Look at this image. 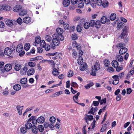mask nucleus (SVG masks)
Returning a JSON list of instances; mask_svg holds the SVG:
<instances>
[{"label": "nucleus", "instance_id": "f257e3e1", "mask_svg": "<svg viewBox=\"0 0 134 134\" xmlns=\"http://www.w3.org/2000/svg\"><path fill=\"white\" fill-rule=\"evenodd\" d=\"M91 74L94 76L96 75V72L100 69V64L98 62H96L94 66H92Z\"/></svg>", "mask_w": 134, "mask_h": 134}, {"label": "nucleus", "instance_id": "f03ea898", "mask_svg": "<svg viewBox=\"0 0 134 134\" xmlns=\"http://www.w3.org/2000/svg\"><path fill=\"white\" fill-rule=\"evenodd\" d=\"M56 31L57 33L54 34L53 35L54 36H58L60 37V39L61 40H63L64 37L62 35L63 32V29L60 28H57L56 29Z\"/></svg>", "mask_w": 134, "mask_h": 134}, {"label": "nucleus", "instance_id": "7ed1b4c3", "mask_svg": "<svg viewBox=\"0 0 134 134\" xmlns=\"http://www.w3.org/2000/svg\"><path fill=\"white\" fill-rule=\"evenodd\" d=\"M53 36L54 38L52 40V42L53 44L56 46H58L60 44V41H62L63 40H61L60 39V37L58 36Z\"/></svg>", "mask_w": 134, "mask_h": 134}, {"label": "nucleus", "instance_id": "20e7f679", "mask_svg": "<svg viewBox=\"0 0 134 134\" xmlns=\"http://www.w3.org/2000/svg\"><path fill=\"white\" fill-rule=\"evenodd\" d=\"M80 94V93L79 92H78L77 94L75 96H74L73 97V99L74 101L77 103L81 105L82 107H84L85 106V104L84 103H79L77 102L76 100L78 99V96Z\"/></svg>", "mask_w": 134, "mask_h": 134}, {"label": "nucleus", "instance_id": "39448f33", "mask_svg": "<svg viewBox=\"0 0 134 134\" xmlns=\"http://www.w3.org/2000/svg\"><path fill=\"white\" fill-rule=\"evenodd\" d=\"M14 50L15 49L12 50L10 48L7 47L4 50V53L7 55H9L11 54L12 52H13Z\"/></svg>", "mask_w": 134, "mask_h": 134}, {"label": "nucleus", "instance_id": "423d86ee", "mask_svg": "<svg viewBox=\"0 0 134 134\" xmlns=\"http://www.w3.org/2000/svg\"><path fill=\"white\" fill-rule=\"evenodd\" d=\"M87 64L85 62H83L81 65L80 70L82 71L86 70H87Z\"/></svg>", "mask_w": 134, "mask_h": 134}, {"label": "nucleus", "instance_id": "0eeeda50", "mask_svg": "<svg viewBox=\"0 0 134 134\" xmlns=\"http://www.w3.org/2000/svg\"><path fill=\"white\" fill-rule=\"evenodd\" d=\"M23 46L22 44L18 45L16 48V51L18 52L19 53L22 51L23 49Z\"/></svg>", "mask_w": 134, "mask_h": 134}, {"label": "nucleus", "instance_id": "6e6552de", "mask_svg": "<svg viewBox=\"0 0 134 134\" xmlns=\"http://www.w3.org/2000/svg\"><path fill=\"white\" fill-rule=\"evenodd\" d=\"M12 69V66L10 64H6L4 67V69L7 71H8Z\"/></svg>", "mask_w": 134, "mask_h": 134}, {"label": "nucleus", "instance_id": "1a4fd4ad", "mask_svg": "<svg viewBox=\"0 0 134 134\" xmlns=\"http://www.w3.org/2000/svg\"><path fill=\"white\" fill-rule=\"evenodd\" d=\"M72 46L73 47H75L78 50L81 48V47L78 43H77L76 41H74L72 42Z\"/></svg>", "mask_w": 134, "mask_h": 134}, {"label": "nucleus", "instance_id": "9d476101", "mask_svg": "<svg viewBox=\"0 0 134 134\" xmlns=\"http://www.w3.org/2000/svg\"><path fill=\"white\" fill-rule=\"evenodd\" d=\"M22 8L21 6L20 5H16L13 8V11L15 12H18L20 11Z\"/></svg>", "mask_w": 134, "mask_h": 134}, {"label": "nucleus", "instance_id": "9b49d317", "mask_svg": "<svg viewBox=\"0 0 134 134\" xmlns=\"http://www.w3.org/2000/svg\"><path fill=\"white\" fill-rule=\"evenodd\" d=\"M37 119L38 122L40 124H42L45 121L44 118L42 116H40Z\"/></svg>", "mask_w": 134, "mask_h": 134}, {"label": "nucleus", "instance_id": "f8f14e48", "mask_svg": "<svg viewBox=\"0 0 134 134\" xmlns=\"http://www.w3.org/2000/svg\"><path fill=\"white\" fill-rule=\"evenodd\" d=\"M127 51V48L124 47L121 48L120 50L119 53L120 55H122L126 53Z\"/></svg>", "mask_w": 134, "mask_h": 134}, {"label": "nucleus", "instance_id": "ddd939ff", "mask_svg": "<svg viewBox=\"0 0 134 134\" xmlns=\"http://www.w3.org/2000/svg\"><path fill=\"white\" fill-rule=\"evenodd\" d=\"M70 3L69 0H63V4L64 7H67L69 5Z\"/></svg>", "mask_w": 134, "mask_h": 134}, {"label": "nucleus", "instance_id": "4468645a", "mask_svg": "<svg viewBox=\"0 0 134 134\" xmlns=\"http://www.w3.org/2000/svg\"><path fill=\"white\" fill-rule=\"evenodd\" d=\"M35 71V70L34 69L31 68L28 71L27 74L28 75H32L34 74Z\"/></svg>", "mask_w": 134, "mask_h": 134}, {"label": "nucleus", "instance_id": "2eb2a0df", "mask_svg": "<svg viewBox=\"0 0 134 134\" xmlns=\"http://www.w3.org/2000/svg\"><path fill=\"white\" fill-rule=\"evenodd\" d=\"M125 24L124 23L120 22L117 25V29L118 30H120V29L122 28Z\"/></svg>", "mask_w": 134, "mask_h": 134}, {"label": "nucleus", "instance_id": "dca6fc26", "mask_svg": "<svg viewBox=\"0 0 134 134\" xmlns=\"http://www.w3.org/2000/svg\"><path fill=\"white\" fill-rule=\"evenodd\" d=\"M31 18L30 17H25L23 19V22L26 23H28L30 22Z\"/></svg>", "mask_w": 134, "mask_h": 134}, {"label": "nucleus", "instance_id": "f3484780", "mask_svg": "<svg viewBox=\"0 0 134 134\" xmlns=\"http://www.w3.org/2000/svg\"><path fill=\"white\" fill-rule=\"evenodd\" d=\"M109 21V19L107 20L106 17L104 16L102 17L100 20L101 23L103 24H105L107 21L108 22Z\"/></svg>", "mask_w": 134, "mask_h": 134}, {"label": "nucleus", "instance_id": "a211bd4d", "mask_svg": "<svg viewBox=\"0 0 134 134\" xmlns=\"http://www.w3.org/2000/svg\"><path fill=\"white\" fill-rule=\"evenodd\" d=\"M82 28L83 27L82 24H80L77 26L76 30L78 32H80L82 31Z\"/></svg>", "mask_w": 134, "mask_h": 134}, {"label": "nucleus", "instance_id": "6ab92c4d", "mask_svg": "<svg viewBox=\"0 0 134 134\" xmlns=\"http://www.w3.org/2000/svg\"><path fill=\"white\" fill-rule=\"evenodd\" d=\"M13 89L15 90L19 91L21 88V86L18 84H15L13 87Z\"/></svg>", "mask_w": 134, "mask_h": 134}, {"label": "nucleus", "instance_id": "aec40b11", "mask_svg": "<svg viewBox=\"0 0 134 134\" xmlns=\"http://www.w3.org/2000/svg\"><path fill=\"white\" fill-rule=\"evenodd\" d=\"M5 23L7 25L9 26H12L13 24L12 21L9 19L6 21Z\"/></svg>", "mask_w": 134, "mask_h": 134}, {"label": "nucleus", "instance_id": "412c9836", "mask_svg": "<svg viewBox=\"0 0 134 134\" xmlns=\"http://www.w3.org/2000/svg\"><path fill=\"white\" fill-rule=\"evenodd\" d=\"M112 66L114 68H116L118 66L119 64L117 61L114 60L112 62Z\"/></svg>", "mask_w": 134, "mask_h": 134}, {"label": "nucleus", "instance_id": "4be33fe9", "mask_svg": "<svg viewBox=\"0 0 134 134\" xmlns=\"http://www.w3.org/2000/svg\"><path fill=\"white\" fill-rule=\"evenodd\" d=\"M16 108L18 112L19 115H21L22 114V111L23 110V108H21V106L19 105H17L16 107Z\"/></svg>", "mask_w": 134, "mask_h": 134}, {"label": "nucleus", "instance_id": "5701e85b", "mask_svg": "<svg viewBox=\"0 0 134 134\" xmlns=\"http://www.w3.org/2000/svg\"><path fill=\"white\" fill-rule=\"evenodd\" d=\"M127 31L125 30H123V32L121 33V39L124 38V37H126V35Z\"/></svg>", "mask_w": 134, "mask_h": 134}, {"label": "nucleus", "instance_id": "b1692460", "mask_svg": "<svg viewBox=\"0 0 134 134\" xmlns=\"http://www.w3.org/2000/svg\"><path fill=\"white\" fill-rule=\"evenodd\" d=\"M116 59H118V61L119 62H122L123 58L122 56L120 55H117L116 56Z\"/></svg>", "mask_w": 134, "mask_h": 134}, {"label": "nucleus", "instance_id": "393cba45", "mask_svg": "<svg viewBox=\"0 0 134 134\" xmlns=\"http://www.w3.org/2000/svg\"><path fill=\"white\" fill-rule=\"evenodd\" d=\"M52 73L54 76H56L59 75V72L56 69L54 68L53 70Z\"/></svg>", "mask_w": 134, "mask_h": 134}, {"label": "nucleus", "instance_id": "a878e982", "mask_svg": "<svg viewBox=\"0 0 134 134\" xmlns=\"http://www.w3.org/2000/svg\"><path fill=\"white\" fill-rule=\"evenodd\" d=\"M83 59L81 56H80L78 58L77 61V62L79 65L83 63Z\"/></svg>", "mask_w": 134, "mask_h": 134}, {"label": "nucleus", "instance_id": "bb28decb", "mask_svg": "<svg viewBox=\"0 0 134 134\" xmlns=\"http://www.w3.org/2000/svg\"><path fill=\"white\" fill-rule=\"evenodd\" d=\"M25 127L26 129H30L32 127L31 124L29 122H27L25 124Z\"/></svg>", "mask_w": 134, "mask_h": 134}, {"label": "nucleus", "instance_id": "cd10ccee", "mask_svg": "<svg viewBox=\"0 0 134 134\" xmlns=\"http://www.w3.org/2000/svg\"><path fill=\"white\" fill-rule=\"evenodd\" d=\"M21 65L19 64H17L15 65L14 67V69L16 71H18L20 69Z\"/></svg>", "mask_w": 134, "mask_h": 134}, {"label": "nucleus", "instance_id": "c85d7f7f", "mask_svg": "<svg viewBox=\"0 0 134 134\" xmlns=\"http://www.w3.org/2000/svg\"><path fill=\"white\" fill-rule=\"evenodd\" d=\"M45 39L46 41L49 42L51 41L52 38L49 35H47L45 36Z\"/></svg>", "mask_w": 134, "mask_h": 134}, {"label": "nucleus", "instance_id": "c756f323", "mask_svg": "<svg viewBox=\"0 0 134 134\" xmlns=\"http://www.w3.org/2000/svg\"><path fill=\"white\" fill-rule=\"evenodd\" d=\"M27 82V79L26 78H23L20 81V83L22 84H26Z\"/></svg>", "mask_w": 134, "mask_h": 134}, {"label": "nucleus", "instance_id": "7c9ffc66", "mask_svg": "<svg viewBox=\"0 0 134 134\" xmlns=\"http://www.w3.org/2000/svg\"><path fill=\"white\" fill-rule=\"evenodd\" d=\"M94 2L97 5L100 6L102 5V0H96Z\"/></svg>", "mask_w": 134, "mask_h": 134}, {"label": "nucleus", "instance_id": "2f4dec72", "mask_svg": "<svg viewBox=\"0 0 134 134\" xmlns=\"http://www.w3.org/2000/svg\"><path fill=\"white\" fill-rule=\"evenodd\" d=\"M30 47V45L29 43H26L24 46V48L25 50L27 51L29 50Z\"/></svg>", "mask_w": 134, "mask_h": 134}, {"label": "nucleus", "instance_id": "473e14b6", "mask_svg": "<svg viewBox=\"0 0 134 134\" xmlns=\"http://www.w3.org/2000/svg\"><path fill=\"white\" fill-rule=\"evenodd\" d=\"M105 1L104 2L103 1V3L102 2V5L103 7L106 8L108 5V1L107 0H104Z\"/></svg>", "mask_w": 134, "mask_h": 134}, {"label": "nucleus", "instance_id": "72a5a7b5", "mask_svg": "<svg viewBox=\"0 0 134 134\" xmlns=\"http://www.w3.org/2000/svg\"><path fill=\"white\" fill-rule=\"evenodd\" d=\"M90 24L88 22H86L83 24V27L84 28L86 29H88L90 27Z\"/></svg>", "mask_w": 134, "mask_h": 134}, {"label": "nucleus", "instance_id": "f704fd0d", "mask_svg": "<svg viewBox=\"0 0 134 134\" xmlns=\"http://www.w3.org/2000/svg\"><path fill=\"white\" fill-rule=\"evenodd\" d=\"M94 84L93 82H91L85 86V87L86 89H88L92 86Z\"/></svg>", "mask_w": 134, "mask_h": 134}, {"label": "nucleus", "instance_id": "c9c22d12", "mask_svg": "<svg viewBox=\"0 0 134 134\" xmlns=\"http://www.w3.org/2000/svg\"><path fill=\"white\" fill-rule=\"evenodd\" d=\"M116 14L114 13H113L111 14L110 17V19L111 20L113 21L116 18Z\"/></svg>", "mask_w": 134, "mask_h": 134}, {"label": "nucleus", "instance_id": "e433bc0d", "mask_svg": "<svg viewBox=\"0 0 134 134\" xmlns=\"http://www.w3.org/2000/svg\"><path fill=\"white\" fill-rule=\"evenodd\" d=\"M93 119V116L92 115H87V117L85 118L86 120H87L88 119L89 120H92Z\"/></svg>", "mask_w": 134, "mask_h": 134}, {"label": "nucleus", "instance_id": "4c0bfd02", "mask_svg": "<svg viewBox=\"0 0 134 134\" xmlns=\"http://www.w3.org/2000/svg\"><path fill=\"white\" fill-rule=\"evenodd\" d=\"M101 23L99 20L97 21L95 23V26L97 28H99L100 26Z\"/></svg>", "mask_w": 134, "mask_h": 134}, {"label": "nucleus", "instance_id": "58836bf2", "mask_svg": "<svg viewBox=\"0 0 134 134\" xmlns=\"http://www.w3.org/2000/svg\"><path fill=\"white\" fill-rule=\"evenodd\" d=\"M125 46V45L124 43L120 42L117 44L116 45V47L118 48H120L124 47Z\"/></svg>", "mask_w": 134, "mask_h": 134}, {"label": "nucleus", "instance_id": "ea45409f", "mask_svg": "<svg viewBox=\"0 0 134 134\" xmlns=\"http://www.w3.org/2000/svg\"><path fill=\"white\" fill-rule=\"evenodd\" d=\"M48 63H50L51 65H52V68H54L55 67V65L54 62L52 60H49Z\"/></svg>", "mask_w": 134, "mask_h": 134}, {"label": "nucleus", "instance_id": "a19ab883", "mask_svg": "<svg viewBox=\"0 0 134 134\" xmlns=\"http://www.w3.org/2000/svg\"><path fill=\"white\" fill-rule=\"evenodd\" d=\"M27 13V11L25 10H23L21 11L19 13V15L20 16H24Z\"/></svg>", "mask_w": 134, "mask_h": 134}, {"label": "nucleus", "instance_id": "79ce46f5", "mask_svg": "<svg viewBox=\"0 0 134 134\" xmlns=\"http://www.w3.org/2000/svg\"><path fill=\"white\" fill-rule=\"evenodd\" d=\"M96 111H94V109L93 107H92L90 110L88 112V114H91L93 115H94V113Z\"/></svg>", "mask_w": 134, "mask_h": 134}, {"label": "nucleus", "instance_id": "37998d69", "mask_svg": "<svg viewBox=\"0 0 134 134\" xmlns=\"http://www.w3.org/2000/svg\"><path fill=\"white\" fill-rule=\"evenodd\" d=\"M28 65L31 67H34L36 65V64L35 62H29L28 63Z\"/></svg>", "mask_w": 134, "mask_h": 134}, {"label": "nucleus", "instance_id": "c03bdc74", "mask_svg": "<svg viewBox=\"0 0 134 134\" xmlns=\"http://www.w3.org/2000/svg\"><path fill=\"white\" fill-rule=\"evenodd\" d=\"M46 51H48L50 49V45L48 44H46L44 47H43Z\"/></svg>", "mask_w": 134, "mask_h": 134}, {"label": "nucleus", "instance_id": "a18cd8bd", "mask_svg": "<svg viewBox=\"0 0 134 134\" xmlns=\"http://www.w3.org/2000/svg\"><path fill=\"white\" fill-rule=\"evenodd\" d=\"M64 25V29L65 30H68L69 28V25L67 23H65V22L63 24Z\"/></svg>", "mask_w": 134, "mask_h": 134}, {"label": "nucleus", "instance_id": "49530a36", "mask_svg": "<svg viewBox=\"0 0 134 134\" xmlns=\"http://www.w3.org/2000/svg\"><path fill=\"white\" fill-rule=\"evenodd\" d=\"M41 46L43 48V47L46 44L45 41L43 40H42L40 43Z\"/></svg>", "mask_w": 134, "mask_h": 134}, {"label": "nucleus", "instance_id": "de8ad7c7", "mask_svg": "<svg viewBox=\"0 0 134 134\" xmlns=\"http://www.w3.org/2000/svg\"><path fill=\"white\" fill-rule=\"evenodd\" d=\"M26 128L22 127L20 129V131L21 132L23 133H25L27 131V130Z\"/></svg>", "mask_w": 134, "mask_h": 134}, {"label": "nucleus", "instance_id": "09e8293b", "mask_svg": "<svg viewBox=\"0 0 134 134\" xmlns=\"http://www.w3.org/2000/svg\"><path fill=\"white\" fill-rule=\"evenodd\" d=\"M39 127V132H42L44 131V127L42 125H40L38 126Z\"/></svg>", "mask_w": 134, "mask_h": 134}, {"label": "nucleus", "instance_id": "8fccbe9b", "mask_svg": "<svg viewBox=\"0 0 134 134\" xmlns=\"http://www.w3.org/2000/svg\"><path fill=\"white\" fill-rule=\"evenodd\" d=\"M90 24V25L91 27L93 26L94 25H95V22L94 20H91L90 21V23H89Z\"/></svg>", "mask_w": 134, "mask_h": 134}, {"label": "nucleus", "instance_id": "3c124183", "mask_svg": "<svg viewBox=\"0 0 134 134\" xmlns=\"http://www.w3.org/2000/svg\"><path fill=\"white\" fill-rule=\"evenodd\" d=\"M74 73L71 70H70L68 72V77H71L73 75Z\"/></svg>", "mask_w": 134, "mask_h": 134}, {"label": "nucleus", "instance_id": "603ef678", "mask_svg": "<svg viewBox=\"0 0 134 134\" xmlns=\"http://www.w3.org/2000/svg\"><path fill=\"white\" fill-rule=\"evenodd\" d=\"M74 4L71 5L69 7V9L70 10H73L75 9V6Z\"/></svg>", "mask_w": 134, "mask_h": 134}, {"label": "nucleus", "instance_id": "864d4df0", "mask_svg": "<svg viewBox=\"0 0 134 134\" xmlns=\"http://www.w3.org/2000/svg\"><path fill=\"white\" fill-rule=\"evenodd\" d=\"M72 40H75L77 38V36L76 34H74L72 35Z\"/></svg>", "mask_w": 134, "mask_h": 134}, {"label": "nucleus", "instance_id": "5fc2aeb1", "mask_svg": "<svg viewBox=\"0 0 134 134\" xmlns=\"http://www.w3.org/2000/svg\"><path fill=\"white\" fill-rule=\"evenodd\" d=\"M16 21L17 23L21 25L22 23V19L20 17Z\"/></svg>", "mask_w": 134, "mask_h": 134}, {"label": "nucleus", "instance_id": "6e6d98bb", "mask_svg": "<svg viewBox=\"0 0 134 134\" xmlns=\"http://www.w3.org/2000/svg\"><path fill=\"white\" fill-rule=\"evenodd\" d=\"M55 120V118L53 116L51 117L49 119V120L50 122L52 123L54 122Z\"/></svg>", "mask_w": 134, "mask_h": 134}, {"label": "nucleus", "instance_id": "4d7b16f0", "mask_svg": "<svg viewBox=\"0 0 134 134\" xmlns=\"http://www.w3.org/2000/svg\"><path fill=\"white\" fill-rule=\"evenodd\" d=\"M107 70L109 72L111 73L114 72V69L113 67H110L108 68Z\"/></svg>", "mask_w": 134, "mask_h": 134}, {"label": "nucleus", "instance_id": "13d9d810", "mask_svg": "<svg viewBox=\"0 0 134 134\" xmlns=\"http://www.w3.org/2000/svg\"><path fill=\"white\" fill-rule=\"evenodd\" d=\"M35 41L37 44H39L40 43L41 40L39 38L36 37L35 38Z\"/></svg>", "mask_w": 134, "mask_h": 134}, {"label": "nucleus", "instance_id": "bf43d9fd", "mask_svg": "<svg viewBox=\"0 0 134 134\" xmlns=\"http://www.w3.org/2000/svg\"><path fill=\"white\" fill-rule=\"evenodd\" d=\"M8 88H7L4 90L3 93V95H7L8 94L9 92L8 91Z\"/></svg>", "mask_w": 134, "mask_h": 134}, {"label": "nucleus", "instance_id": "052dcab7", "mask_svg": "<svg viewBox=\"0 0 134 134\" xmlns=\"http://www.w3.org/2000/svg\"><path fill=\"white\" fill-rule=\"evenodd\" d=\"M38 122V119H36L35 118H34L33 120H32V123L34 125H35L37 124V122Z\"/></svg>", "mask_w": 134, "mask_h": 134}, {"label": "nucleus", "instance_id": "680f3d73", "mask_svg": "<svg viewBox=\"0 0 134 134\" xmlns=\"http://www.w3.org/2000/svg\"><path fill=\"white\" fill-rule=\"evenodd\" d=\"M93 104L94 106H97L99 104V101H94L93 102Z\"/></svg>", "mask_w": 134, "mask_h": 134}, {"label": "nucleus", "instance_id": "e2e57ef3", "mask_svg": "<svg viewBox=\"0 0 134 134\" xmlns=\"http://www.w3.org/2000/svg\"><path fill=\"white\" fill-rule=\"evenodd\" d=\"M62 84V81H60L59 83L58 84H56V85H53V86L52 87H51V88H53L55 87H58V86H60Z\"/></svg>", "mask_w": 134, "mask_h": 134}, {"label": "nucleus", "instance_id": "0e129e2a", "mask_svg": "<svg viewBox=\"0 0 134 134\" xmlns=\"http://www.w3.org/2000/svg\"><path fill=\"white\" fill-rule=\"evenodd\" d=\"M106 100L105 98L102 99V100H101L100 102V105H101L103 104H105L106 103Z\"/></svg>", "mask_w": 134, "mask_h": 134}, {"label": "nucleus", "instance_id": "69168bd1", "mask_svg": "<svg viewBox=\"0 0 134 134\" xmlns=\"http://www.w3.org/2000/svg\"><path fill=\"white\" fill-rule=\"evenodd\" d=\"M106 123L104 124L103 125L105 127L106 129L108 127V125H110L109 122V121H107L106 122Z\"/></svg>", "mask_w": 134, "mask_h": 134}, {"label": "nucleus", "instance_id": "338daca9", "mask_svg": "<svg viewBox=\"0 0 134 134\" xmlns=\"http://www.w3.org/2000/svg\"><path fill=\"white\" fill-rule=\"evenodd\" d=\"M77 84L75 82H72L71 83V86L73 87H76L77 86Z\"/></svg>", "mask_w": 134, "mask_h": 134}, {"label": "nucleus", "instance_id": "774afa93", "mask_svg": "<svg viewBox=\"0 0 134 134\" xmlns=\"http://www.w3.org/2000/svg\"><path fill=\"white\" fill-rule=\"evenodd\" d=\"M119 81L118 79L114 80L113 82V83L114 85L117 84L119 82Z\"/></svg>", "mask_w": 134, "mask_h": 134}]
</instances>
